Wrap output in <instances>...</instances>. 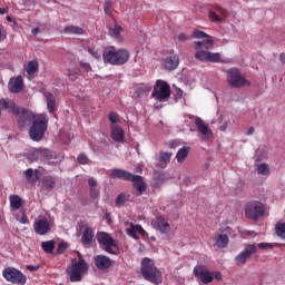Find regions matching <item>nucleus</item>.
<instances>
[{
	"instance_id": "f704fd0d",
	"label": "nucleus",
	"mask_w": 285,
	"mask_h": 285,
	"mask_svg": "<svg viewBox=\"0 0 285 285\" xmlns=\"http://www.w3.org/2000/svg\"><path fill=\"white\" fill-rule=\"evenodd\" d=\"M256 170L258 175H263V176L271 175V167L266 163H261L256 165Z\"/></svg>"
},
{
	"instance_id": "ddd939ff",
	"label": "nucleus",
	"mask_w": 285,
	"mask_h": 285,
	"mask_svg": "<svg viewBox=\"0 0 285 285\" xmlns=\"http://www.w3.org/2000/svg\"><path fill=\"white\" fill-rule=\"evenodd\" d=\"M16 117H18L19 128H26L29 124L37 121L35 114L26 109H19V115H16Z\"/></svg>"
},
{
	"instance_id": "72a5a7b5",
	"label": "nucleus",
	"mask_w": 285,
	"mask_h": 285,
	"mask_svg": "<svg viewBox=\"0 0 285 285\" xmlns=\"http://www.w3.org/2000/svg\"><path fill=\"white\" fill-rule=\"evenodd\" d=\"M41 248L47 253V255H52V253H55V240L42 242Z\"/></svg>"
},
{
	"instance_id": "b1692460",
	"label": "nucleus",
	"mask_w": 285,
	"mask_h": 285,
	"mask_svg": "<svg viewBox=\"0 0 285 285\" xmlns=\"http://www.w3.org/2000/svg\"><path fill=\"white\" fill-rule=\"evenodd\" d=\"M178 66H179V56L178 55L169 56L164 60L165 70H170V71L177 70Z\"/></svg>"
},
{
	"instance_id": "603ef678",
	"label": "nucleus",
	"mask_w": 285,
	"mask_h": 285,
	"mask_svg": "<svg viewBox=\"0 0 285 285\" xmlns=\"http://www.w3.org/2000/svg\"><path fill=\"white\" fill-rule=\"evenodd\" d=\"M214 277H215V279H217L218 282H222V279H223L222 272H215V273H214Z\"/></svg>"
},
{
	"instance_id": "2f4dec72",
	"label": "nucleus",
	"mask_w": 285,
	"mask_h": 285,
	"mask_svg": "<svg viewBox=\"0 0 285 285\" xmlns=\"http://www.w3.org/2000/svg\"><path fill=\"white\" fill-rule=\"evenodd\" d=\"M121 32H124V28H121L119 24H116L114 28L109 29L110 37L116 39V41H121Z\"/></svg>"
},
{
	"instance_id": "79ce46f5",
	"label": "nucleus",
	"mask_w": 285,
	"mask_h": 285,
	"mask_svg": "<svg viewBox=\"0 0 285 285\" xmlns=\"http://www.w3.org/2000/svg\"><path fill=\"white\" fill-rule=\"evenodd\" d=\"M259 248V250H273L274 246L271 243H259L256 245V249Z\"/></svg>"
},
{
	"instance_id": "1a4fd4ad",
	"label": "nucleus",
	"mask_w": 285,
	"mask_h": 285,
	"mask_svg": "<svg viewBox=\"0 0 285 285\" xmlns=\"http://www.w3.org/2000/svg\"><path fill=\"white\" fill-rule=\"evenodd\" d=\"M2 275L11 284L24 285L28 282V277L14 267L4 268Z\"/></svg>"
},
{
	"instance_id": "0eeeda50",
	"label": "nucleus",
	"mask_w": 285,
	"mask_h": 285,
	"mask_svg": "<svg viewBox=\"0 0 285 285\" xmlns=\"http://www.w3.org/2000/svg\"><path fill=\"white\" fill-rule=\"evenodd\" d=\"M170 85L164 80H157L156 85L154 86V90L151 92L153 99L156 101H168L171 95Z\"/></svg>"
},
{
	"instance_id": "a19ab883",
	"label": "nucleus",
	"mask_w": 285,
	"mask_h": 285,
	"mask_svg": "<svg viewBox=\"0 0 285 285\" xmlns=\"http://www.w3.org/2000/svg\"><path fill=\"white\" fill-rule=\"evenodd\" d=\"M68 249V243H59L57 249H56V254L57 255H63V253H66V250Z\"/></svg>"
},
{
	"instance_id": "dca6fc26",
	"label": "nucleus",
	"mask_w": 285,
	"mask_h": 285,
	"mask_svg": "<svg viewBox=\"0 0 285 285\" xmlns=\"http://www.w3.org/2000/svg\"><path fill=\"white\" fill-rule=\"evenodd\" d=\"M80 230H82L81 244L85 246H90L95 239V229L88 226V224L82 223L80 225Z\"/></svg>"
},
{
	"instance_id": "20e7f679",
	"label": "nucleus",
	"mask_w": 285,
	"mask_h": 285,
	"mask_svg": "<svg viewBox=\"0 0 285 285\" xmlns=\"http://www.w3.org/2000/svg\"><path fill=\"white\" fill-rule=\"evenodd\" d=\"M110 177L112 179H122L124 181H132L134 188L137 190L138 197L144 195L146 191V183L141 176L132 175L128 170L124 169H111Z\"/></svg>"
},
{
	"instance_id": "412c9836",
	"label": "nucleus",
	"mask_w": 285,
	"mask_h": 285,
	"mask_svg": "<svg viewBox=\"0 0 285 285\" xmlns=\"http://www.w3.org/2000/svg\"><path fill=\"white\" fill-rule=\"evenodd\" d=\"M151 226H154V228L156 230H159L160 233H170V224L168 223V220H166V218L161 216L154 219L151 222Z\"/></svg>"
},
{
	"instance_id": "5701e85b",
	"label": "nucleus",
	"mask_w": 285,
	"mask_h": 285,
	"mask_svg": "<svg viewBox=\"0 0 285 285\" xmlns=\"http://www.w3.org/2000/svg\"><path fill=\"white\" fill-rule=\"evenodd\" d=\"M0 107L2 108V110H8V112H11L12 115H19V108L17 104H14L11 99H0Z\"/></svg>"
},
{
	"instance_id": "58836bf2",
	"label": "nucleus",
	"mask_w": 285,
	"mask_h": 285,
	"mask_svg": "<svg viewBox=\"0 0 285 285\" xmlns=\"http://www.w3.org/2000/svg\"><path fill=\"white\" fill-rule=\"evenodd\" d=\"M39 70V62L37 60H31L27 65V72H37Z\"/></svg>"
},
{
	"instance_id": "e2e57ef3",
	"label": "nucleus",
	"mask_w": 285,
	"mask_h": 285,
	"mask_svg": "<svg viewBox=\"0 0 285 285\" xmlns=\"http://www.w3.org/2000/svg\"><path fill=\"white\" fill-rule=\"evenodd\" d=\"M27 269H28V271H37V267H35V266H32V265H28V266H27Z\"/></svg>"
},
{
	"instance_id": "ea45409f",
	"label": "nucleus",
	"mask_w": 285,
	"mask_h": 285,
	"mask_svg": "<svg viewBox=\"0 0 285 285\" xmlns=\"http://www.w3.org/2000/svg\"><path fill=\"white\" fill-rule=\"evenodd\" d=\"M129 196L126 194H120L117 196L116 198V205L118 206H124V204H126V202H128Z\"/></svg>"
},
{
	"instance_id": "4c0bfd02",
	"label": "nucleus",
	"mask_w": 285,
	"mask_h": 285,
	"mask_svg": "<svg viewBox=\"0 0 285 285\" xmlns=\"http://www.w3.org/2000/svg\"><path fill=\"white\" fill-rule=\"evenodd\" d=\"M150 90H153V88L150 86L140 85L136 89V95H137V97H144V95H146V92H150Z\"/></svg>"
},
{
	"instance_id": "864d4df0",
	"label": "nucleus",
	"mask_w": 285,
	"mask_h": 285,
	"mask_svg": "<svg viewBox=\"0 0 285 285\" xmlns=\"http://www.w3.org/2000/svg\"><path fill=\"white\" fill-rule=\"evenodd\" d=\"M176 97H177L178 99H181V97H184V90L177 89V90H176Z\"/></svg>"
},
{
	"instance_id": "473e14b6",
	"label": "nucleus",
	"mask_w": 285,
	"mask_h": 285,
	"mask_svg": "<svg viewBox=\"0 0 285 285\" xmlns=\"http://www.w3.org/2000/svg\"><path fill=\"white\" fill-rule=\"evenodd\" d=\"M41 184L43 188H46V190H52L57 183L55 181V178H52V176H45L41 180Z\"/></svg>"
},
{
	"instance_id": "7c9ffc66",
	"label": "nucleus",
	"mask_w": 285,
	"mask_h": 285,
	"mask_svg": "<svg viewBox=\"0 0 285 285\" xmlns=\"http://www.w3.org/2000/svg\"><path fill=\"white\" fill-rule=\"evenodd\" d=\"M190 153V147L188 146H184L183 148L178 149L177 154H176V159L178 161V164H184V161H186V158L188 157Z\"/></svg>"
},
{
	"instance_id": "a211bd4d",
	"label": "nucleus",
	"mask_w": 285,
	"mask_h": 285,
	"mask_svg": "<svg viewBox=\"0 0 285 285\" xmlns=\"http://www.w3.org/2000/svg\"><path fill=\"white\" fill-rule=\"evenodd\" d=\"M94 262L98 271H108L112 266V259L106 255H97Z\"/></svg>"
},
{
	"instance_id": "3c124183",
	"label": "nucleus",
	"mask_w": 285,
	"mask_h": 285,
	"mask_svg": "<svg viewBox=\"0 0 285 285\" xmlns=\"http://www.w3.org/2000/svg\"><path fill=\"white\" fill-rule=\"evenodd\" d=\"M30 220L28 219V215L26 213L22 214V217L20 219V224H28Z\"/></svg>"
},
{
	"instance_id": "f03ea898",
	"label": "nucleus",
	"mask_w": 285,
	"mask_h": 285,
	"mask_svg": "<svg viewBox=\"0 0 285 285\" xmlns=\"http://www.w3.org/2000/svg\"><path fill=\"white\" fill-rule=\"evenodd\" d=\"M102 59L105 63H110L111 66H124L130 61V51L126 48L107 47L102 53Z\"/></svg>"
},
{
	"instance_id": "bb28decb",
	"label": "nucleus",
	"mask_w": 285,
	"mask_h": 285,
	"mask_svg": "<svg viewBox=\"0 0 285 285\" xmlns=\"http://www.w3.org/2000/svg\"><path fill=\"white\" fill-rule=\"evenodd\" d=\"M45 98L47 101V109L52 115V112H57V99L55 95L51 92H45Z\"/></svg>"
},
{
	"instance_id": "9d476101",
	"label": "nucleus",
	"mask_w": 285,
	"mask_h": 285,
	"mask_svg": "<svg viewBox=\"0 0 285 285\" xmlns=\"http://www.w3.org/2000/svg\"><path fill=\"white\" fill-rule=\"evenodd\" d=\"M96 237L97 242L100 244V246H102L106 253H109V255H115V250H112V248L117 246V240H115L110 234L99 232Z\"/></svg>"
},
{
	"instance_id": "aec40b11",
	"label": "nucleus",
	"mask_w": 285,
	"mask_h": 285,
	"mask_svg": "<svg viewBox=\"0 0 285 285\" xmlns=\"http://www.w3.org/2000/svg\"><path fill=\"white\" fill-rule=\"evenodd\" d=\"M24 177L30 186H37L38 181L41 179V171L39 169L29 168L24 170Z\"/></svg>"
},
{
	"instance_id": "338daca9",
	"label": "nucleus",
	"mask_w": 285,
	"mask_h": 285,
	"mask_svg": "<svg viewBox=\"0 0 285 285\" xmlns=\"http://www.w3.org/2000/svg\"><path fill=\"white\" fill-rule=\"evenodd\" d=\"M230 72H239V69L233 68V69L230 70Z\"/></svg>"
},
{
	"instance_id": "052dcab7",
	"label": "nucleus",
	"mask_w": 285,
	"mask_h": 285,
	"mask_svg": "<svg viewBox=\"0 0 285 285\" xmlns=\"http://www.w3.org/2000/svg\"><path fill=\"white\" fill-rule=\"evenodd\" d=\"M27 75H28V79H32L33 77L37 76V73L35 72H28Z\"/></svg>"
},
{
	"instance_id": "39448f33",
	"label": "nucleus",
	"mask_w": 285,
	"mask_h": 285,
	"mask_svg": "<svg viewBox=\"0 0 285 285\" xmlns=\"http://www.w3.org/2000/svg\"><path fill=\"white\" fill-rule=\"evenodd\" d=\"M88 273V263L79 255L78 259L73 258L69 267V279L70 282H81L83 275Z\"/></svg>"
},
{
	"instance_id": "69168bd1",
	"label": "nucleus",
	"mask_w": 285,
	"mask_h": 285,
	"mask_svg": "<svg viewBox=\"0 0 285 285\" xmlns=\"http://www.w3.org/2000/svg\"><path fill=\"white\" fill-rule=\"evenodd\" d=\"M7 21H9V23H12V17L7 16Z\"/></svg>"
},
{
	"instance_id": "4d7b16f0",
	"label": "nucleus",
	"mask_w": 285,
	"mask_h": 285,
	"mask_svg": "<svg viewBox=\"0 0 285 285\" xmlns=\"http://www.w3.org/2000/svg\"><path fill=\"white\" fill-rule=\"evenodd\" d=\"M255 132V127H249L246 135H253Z\"/></svg>"
},
{
	"instance_id": "7ed1b4c3",
	"label": "nucleus",
	"mask_w": 285,
	"mask_h": 285,
	"mask_svg": "<svg viewBox=\"0 0 285 285\" xmlns=\"http://www.w3.org/2000/svg\"><path fill=\"white\" fill-rule=\"evenodd\" d=\"M140 273L146 282H150L155 285H159L163 282L161 271L157 268L155 261L148 257L142 258L140 263Z\"/></svg>"
},
{
	"instance_id": "774afa93",
	"label": "nucleus",
	"mask_w": 285,
	"mask_h": 285,
	"mask_svg": "<svg viewBox=\"0 0 285 285\" xmlns=\"http://www.w3.org/2000/svg\"><path fill=\"white\" fill-rule=\"evenodd\" d=\"M220 130H226V126H222V127H220Z\"/></svg>"
},
{
	"instance_id": "bf43d9fd",
	"label": "nucleus",
	"mask_w": 285,
	"mask_h": 285,
	"mask_svg": "<svg viewBox=\"0 0 285 285\" xmlns=\"http://www.w3.org/2000/svg\"><path fill=\"white\" fill-rule=\"evenodd\" d=\"M6 39V35H3V31L0 28V41H3Z\"/></svg>"
},
{
	"instance_id": "09e8293b",
	"label": "nucleus",
	"mask_w": 285,
	"mask_h": 285,
	"mask_svg": "<svg viewBox=\"0 0 285 285\" xmlns=\"http://www.w3.org/2000/svg\"><path fill=\"white\" fill-rule=\"evenodd\" d=\"M177 39H178V41L184 42V41H188V40L190 39V36H188V35H186V33H179V35L177 36Z\"/></svg>"
},
{
	"instance_id": "680f3d73",
	"label": "nucleus",
	"mask_w": 285,
	"mask_h": 285,
	"mask_svg": "<svg viewBox=\"0 0 285 285\" xmlns=\"http://www.w3.org/2000/svg\"><path fill=\"white\" fill-rule=\"evenodd\" d=\"M105 217H106L108 224H112V219H110V214H106Z\"/></svg>"
},
{
	"instance_id": "2eb2a0df",
	"label": "nucleus",
	"mask_w": 285,
	"mask_h": 285,
	"mask_svg": "<svg viewBox=\"0 0 285 285\" xmlns=\"http://www.w3.org/2000/svg\"><path fill=\"white\" fill-rule=\"evenodd\" d=\"M195 126L197 128V131L202 135L203 141H208L213 137V130L202 118H196Z\"/></svg>"
},
{
	"instance_id": "6e6d98bb",
	"label": "nucleus",
	"mask_w": 285,
	"mask_h": 285,
	"mask_svg": "<svg viewBox=\"0 0 285 285\" xmlns=\"http://www.w3.org/2000/svg\"><path fill=\"white\" fill-rule=\"evenodd\" d=\"M279 61H281V63H285V53L284 52H282L279 55Z\"/></svg>"
},
{
	"instance_id": "393cba45",
	"label": "nucleus",
	"mask_w": 285,
	"mask_h": 285,
	"mask_svg": "<svg viewBox=\"0 0 285 285\" xmlns=\"http://www.w3.org/2000/svg\"><path fill=\"white\" fill-rule=\"evenodd\" d=\"M126 138V132L124 131V128L112 125L111 126V139L114 141H117L118 144L124 142V139Z\"/></svg>"
},
{
	"instance_id": "e433bc0d",
	"label": "nucleus",
	"mask_w": 285,
	"mask_h": 285,
	"mask_svg": "<svg viewBox=\"0 0 285 285\" xmlns=\"http://www.w3.org/2000/svg\"><path fill=\"white\" fill-rule=\"evenodd\" d=\"M170 157H173V153L160 151L158 161H160V164H165L166 166L167 164H170Z\"/></svg>"
},
{
	"instance_id": "423d86ee",
	"label": "nucleus",
	"mask_w": 285,
	"mask_h": 285,
	"mask_svg": "<svg viewBox=\"0 0 285 285\" xmlns=\"http://www.w3.org/2000/svg\"><path fill=\"white\" fill-rule=\"evenodd\" d=\"M48 130V118L43 117L42 120H35L29 129V137L32 141H41Z\"/></svg>"
},
{
	"instance_id": "0e129e2a",
	"label": "nucleus",
	"mask_w": 285,
	"mask_h": 285,
	"mask_svg": "<svg viewBox=\"0 0 285 285\" xmlns=\"http://www.w3.org/2000/svg\"><path fill=\"white\" fill-rule=\"evenodd\" d=\"M43 155H46L48 158L51 157V156H50V150H48V149H46V150L43 151Z\"/></svg>"
},
{
	"instance_id": "4be33fe9",
	"label": "nucleus",
	"mask_w": 285,
	"mask_h": 285,
	"mask_svg": "<svg viewBox=\"0 0 285 285\" xmlns=\"http://www.w3.org/2000/svg\"><path fill=\"white\" fill-rule=\"evenodd\" d=\"M8 88L9 91L13 92L14 95L21 92V90H23V78L21 76L11 78Z\"/></svg>"
},
{
	"instance_id": "4468645a",
	"label": "nucleus",
	"mask_w": 285,
	"mask_h": 285,
	"mask_svg": "<svg viewBox=\"0 0 285 285\" xmlns=\"http://www.w3.org/2000/svg\"><path fill=\"white\" fill-rule=\"evenodd\" d=\"M194 275L197 279L202 281L203 284H210L213 282V274L204 265H197L194 268Z\"/></svg>"
},
{
	"instance_id": "a878e982",
	"label": "nucleus",
	"mask_w": 285,
	"mask_h": 285,
	"mask_svg": "<svg viewBox=\"0 0 285 285\" xmlns=\"http://www.w3.org/2000/svg\"><path fill=\"white\" fill-rule=\"evenodd\" d=\"M230 239L226 234H216L214 236V246H216V248H227Z\"/></svg>"
},
{
	"instance_id": "6e6552de",
	"label": "nucleus",
	"mask_w": 285,
	"mask_h": 285,
	"mask_svg": "<svg viewBox=\"0 0 285 285\" xmlns=\"http://www.w3.org/2000/svg\"><path fill=\"white\" fill-rule=\"evenodd\" d=\"M265 213L264 205L259 202L253 200L245 206V215L247 219H252L253 222H257L259 217H264Z\"/></svg>"
},
{
	"instance_id": "9b49d317",
	"label": "nucleus",
	"mask_w": 285,
	"mask_h": 285,
	"mask_svg": "<svg viewBox=\"0 0 285 285\" xmlns=\"http://www.w3.org/2000/svg\"><path fill=\"white\" fill-rule=\"evenodd\" d=\"M257 253V245L255 244H247L245 245L244 250H242L236 257H235V264L237 266H244V264H247L248 261Z\"/></svg>"
},
{
	"instance_id": "a18cd8bd",
	"label": "nucleus",
	"mask_w": 285,
	"mask_h": 285,
	"mask_svg": "<svg viewBox=\"0 0 285 285\" xmlns=\"http://www.w3.org/2000/svg\"><path fill=\"white\" fill-rule=\"evenodd\" d=\"M88 52L91 55V57H94V59H101V51H99V49L89 48Z\"/></svg>"
},
{
	"instance_id": "6ab92c4d",
	"label": "nucleus",
	"mask_w": 285,
	"mask_h": 285,
	"mask_svg": "<svg viewBox=\"0 0 285 285\" xmlns=\"http://www.w3.org/2000/svg\"><path fill=\"white\" fill-rule=\"evenodd\" d=\"M33 228L37 235H48L50 233V222H48V218H41L35 222Z\"/></svg>"
},
{
	"instance_id": "f8f14e48",
	"label": "nucleus",
	"mask_w": 285,
	"mask_h": 285,
	"mask_svg": "<svg viewBox=\"0 0 285 285\" xmlns=\"http://www.w3.org/2000/svg\"><path fill=\"white\" fill-rule=\"evenodd\" d=\"M227 81L232 88H244V86H250V82L239 72H229L227 75Z\"/></svg>"
},
{
	"instance_id": "13d9d810",
	"label": "nucleus",
	"mask_w": 285,
	"mask_h": 285,
	"mask_svg": "<svg viewBox=\"0 0 285 285\" xmlns=\"http://www.w3.org/2000/svg\"><path fill=\"white\" fill-rule=\"evenodd\" d=\"M0 14H8V9L0 8Z\"/></svg>"
},
{
	"instance_id": "5fc2aeb1",
	"label": "nucleus",
	"mask_w": 285,
	"mask_h": 285,
	"mask_svg": "<svg viewBox=\"0 0 285 285\" xmlns=\"http://www.w3.org/2000/svg\"><path fill=\"white\" fill-rule=\"evenodd\" d=\"M39 32H41V29H39V28H33L31 30V35H33V37H37L39 35Z\"/></svg>"
},
{
	"instance_id": "c756f323",
	"label": "nucleus",
	"mask_w": 285,
	"mask_h": 285,
	"mask_svg": "<svg viewBox=\"0 0 285 285\" xmlns=\"http://www.w3.org/2000/svg\"><path fill=\"white\" fill-rule=\"evenodd\" d=\"M9 202H10V208L12 210H19L23 208V199H21L19 195H10Z\"/></svg>"
},
{
	"instance_id": "8fccbe9b",
	"label": "nucleus",
	"mask_w": 285,
	"mask_h": 285,
	"mask_svg": "<svg viewBox=\"0 0 285 285\" xmlns=\"http://www.w3.org/2000/svg\"><path fill=\"white\" fill-rule=\"evenodd\" d=\"M135 230L136 233H139V235H146V229H144V227H141V225H135Z\"/></svg>"
},
{
	"instance_id": "c85d7f7f",
	"label": "nucleus",
	"mask_w": 285,
	"mask_h": 285,
	"mask_svg": "<svg viewBox=\"0 0 285 285\" xmlns=\"http://www.w3.org/2000/svg\"><path fill=\"white\" fill-rule=\"evenodd\" d=\"M62 32L63 35H77V36L86 35V30L83 28L75 24H69L65 27Z\"/></svg>"
},
{
	"instance_id": "de8ad7c7",
	"label": "nucleus",
	"mask_w": 285,
	"mask_h": 285,
	"mask_svg": "<svg viewBox=\"0 0 285 285\" xmlns=\"http://www.w3.org/2000/svg\"><path fill=\"white\" fill-rule=\"evenodd\" d=\"M127 234L130 237H134V239H137V229H135V225L134 224H131L130 228L127 229Z\"/></svg>"
},
{
	"instance_id": "49530a36",
	"label": "nucleus",
	"mask_w": 285,
	"mask_h": 285,
	"mask_svg": "<svg viewBox=\"0 0 285 285\" xmlns=\"http://www.w3.org/2000/svg\"><path fill=\"white\" fill-rule=\"evenodd\" d=\"M89 161H90V159L88 158V156L86 154L81 153L78 156V163L81 164L82 166H86Z\"/></svg>"
},
{
	"instance_id": "cd10ccee",
	"label": "nucleus",
	"mask_w": 285,
	"mask_h": 285,
	"mask_svg": "<svg viewBox=\"0 0 285 285\" xmlns=\"http://www.w3.org/2000/svg\"><path fill=\"white\" fill-rule=\"evenodd\" d=\"M88 186H89V196L91 199H99V195L101 191L99 188H97V180L95 178L88 179Z\"/></svg>"
},
{
	"instance_id": "f3484780",
	"label": "nucleus",
	"mask_w": 285,
	"mask_h": 285,
	"mask_svg": "<svg viewBox=\"0 0 285 285\" xmlns=\"http://www.w3.org/2000/svg\"><path fill=\"white\" fill-rule=\"evenodd\" d=\"M208 17L214 23H222L228 17V12L222 7H215L209 10Z\"/></svg>"
},
{
	"instance_id": "c9c22d12",
	"label": "nucleus",
	"mask_w": 285,
	"mask_h": 285,
	"mask_svg": "<svg viewBox=\"0 0 285 285\" xmlns=\"http://www.w3.org/2000/svg\"><path fill=\"white\" fill-rule=\"evenodd\" d=\"M275 233L277 237L285 242V223H277L275 225Z\"/></svg>"
},
{
	"instance_id": "f257e3e1",
	"label": "nucleus",
	"mask_w": 285,
	"mask_h": 285,
	"mask_svg": "<svg viewBox=\"0 0 285 285\" xmlns=\"http://www.w3.org/2000/svg\"><path fill=\"white\" fill-rule=\"evenodd\" d=\"M191 37L193 39H203L194 41L195 59H197V61H204L207 63H219L222 61L220 52L209 51L215 48V39H213V36L199 29H195L191 32Z\"/></svg>"
},
{
	"instance_id": "c03bdc74",
	"label": "nucleus",
	"mask_w": 285,
	"mask_h": 285,
	"mask_svg": "<svg viewBox=\"0 0 285 285\" xmlns=\"http://www.w3.org/2000/svg\"><path fill=\"white\" fill-rule=\"evenodd\" d=\"M108 117H109V121H110V124H112V126H115V124H119V115H117V112L110 111Z\"/></svg>"
},
{
	"instance_id": "37998d69",
	"label": "nucleus",
	"mask_w": 285,
	"mask_h": 285,
	"mask_svg": "<svg viewBox=\"0 0 285 285\" xmlns=\"http://www.w3.org/2000/svg\"><path fill=\"white\" fill-rule=\"evenodd\" d=\"M104 11L107 14H112V0H105Z\"/></svg>"
}]
</instances>
